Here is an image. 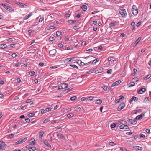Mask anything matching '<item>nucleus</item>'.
Wrapping results in <instances>:
<instances>
[{"instance_id":"f257e3e1","label":"nucleus","mask_w":151,"mask_h":151,"mask_svg":"<svg viewBox=\"0 0 151 151\" xmlns=\"http://www.w3.org/2000/svg\"><path fill=\"white\" fill-rule=\"evenodd\" d=\"M119 12L120 14L123 17H125L127 15V13L125 9H119Z\"/></svg>"},{"instance_id":"f03ea898","label":"nucleus","mask_w":151,"mask_h":151,"mask_svg":"<svg viewBox=\"0 0 151 151\" xmlns=\"http://www.w3.org/2000/svg\"><path fill=\"white\" fill-rule=\"evenodd\" d=\"M132 14L134 15H136L138 13V10L137 7L135 5H133L132 9Z\"/></svg>"},{"instance_id":"7ed1b4c3","label":"nucleus","mask_w":151,"mask_h":151,"mask_svg":"<svg viewBox=\"0 0 151 151\" xmlns=\"http://www.w3.org/2000/svg\"><path fill=\"white\" fill-rule=\"evenodd\" d=\"M27 137H26L23 139H20L17 142L15 143V145H17L18 144H19L22 143L25 141L27 139Z\"/></svg>"},{"instance_id":"20e7f679","label":"nucleus","mask_w":151,"mask_h":151,"mask_svg":"<svg viewBox=\"0 0 151 151\" xmlns=\"http://www.w3.org/2000/svg\"><path fill=\"white\" fill-rule=\"evenodd\" d=\"M125 106V104L124 102L121 103L118 107L117 111H119L123 109Z\"/></svg>"},{"instance_id":"39448f33","label":"nucleus","mask_w":151,"mask_h":151,"mask_svg":"<svg viewBox=\"0 0 151 151\" xmlns=\"http://www.w3.org/2000/svg\"><path fill=\"white\" fill-rule=\"evenodd\" d=\"M119 128L120 129H129V127L127 125L125 124H122L121 125Z\"/></svg>"},{"instance_id":"423d86ee","label":"nucleus","mask_w":151,"mask_h":151,"mask_svg":"<svg viewBox=\"0 0 151 151\" xmlns=\"http://www.w3.org/2000/svg\"><path fill=\"white\" fill-rule=\"evenodd\" d=\"M119 97L120 98L118 99L116 101L115 103H118L121 101H122L124 99V97L123 96L121 95Z\"/></svg>"},{"instance_id":"0eeeda50","label":"nucleus","mask_w":151,"mask_h":151,"mask_svg":"<svg viewBox=\"0 0 151 151\" xmlns=\"http://www.w3.org/2000/svg\"><path fill=\"white\" fill-rule=\"evenodd\" d=\"M56 52V51L55 49H53L50 51L49 52V54L50 55L53 56L55 55Z\"/></svg>"},{"instance_id":"6e6552de","label":"nucleus","mask_w":151,"mask_h":151,"mask_svg":"<svg viewBox=\"0 0 151 151\" xmlns=\"http://www.w3.org/2000/svg\"><path fill=\"white\" fill-rule=\"evenodd\" d=\"M68 86V85L66 83H63L62 84L61 86H59L58 89H63V88H65L67 87Z\"/></svg>"},{"instance_id":"1a4fd4ad","label":"nucleus","mask_w":151,"mask_h":151,"mask_svg":"<svg viewBox=\"0 0 151 151\" xmlns=\"http://www.w3.org/2000/svg\"><path fill=\"white\" fill-rule=\"evenodd\" d=\"M121 82V80H119L116 82L114 83L111 85V87H114L115 86H117L119 84H120Z\"/></svg>"},{"instance_id":"9d476101","label":"nucleus","mask_w":151,"mask_h":151,"mask_svg":"<svg viewBox=\"0 0 151 151\" xmlns=\"http://www.w3.org/2000/svg\"><path fill=\"white\" fill-rule=\"evenodd\" d=\"M146 91L145 88H141L140 89L138 90L137 91L138 93L141 94L143 93L144 92H145Z\"/></svg>"},{"instance_id":"9b49d317","label":"nucleus","mask_w":151,"mask_h":151,"mask_svg":"<svg viewBox=\"0 0 151 151\" xmlns=\"http://www.w3.org/2000/svg\"><path fill=\"white\" fill-rule=\"evenodd\" d=\"M128 122L132 124H135L137 123V121L136 120H135V119L134 120H133L132 119H129Z\"/></svg>"},{"instance_id":"f8f14e48","label":"nucleus","mask_w":151,"mask_h":151,"mask_svg":"<svg viewBox=\"0 0 151 151\" xmlns=\"http://www.w3.org/2000/svg\"><path fill=\"white\" fill-rule=\"evenodd\" d=\"M6 145L5 142L2 141H0V149H3V147Z\"/></svg>"},{"instance_id":"ddd939ff","label":"nucleus","mask_w":151,"mask_h":151,"mask_svg":"<svg viewBox=\"0 0 151 151\" xmlns=\"http://www.w3.org/2000/svg\"><path fill=\"white\" fill-rule=\"evenodd\" d=\"M144 115V113H142L140 115L137 116L135 119V120H139Z\"/></svg>"},{"instance_id":"4468645a","label":"nucleus","mask_w":151,"mask_h":151,"mask_svg":"<svg viewBox=\"0 0 151 151\" xmlns=\"http://www.w3.org/2000/svg\"><path fill=\"white\" fill-rule=\"evenodd\" d=\"M32 15V12L30 13L28 15H26L23 18L24 20H26L29 18L30 16Z\"/></svg>"},{"instance_id":"2eb2a0df","label":"nucleus","mask_w":151,"mask_h":151,"mask_svg":"<svg viewBox=\"0 0 151 151\" xmlns=\"http://www.w3.org/2000/svg\"><path fill=\"white\" fill-rule=\"evenodd\" d=\"M103 68H101L100 69H98L96 70L95 73L96 74H97L99 73H101L103 71Z\"/></svg>"},{"instance_id":"dca6fc26","label":"nucleus","mask_w":151,"mask_h":151,"mask_svg":"<svg viewBox=\"0 0 151 151\" xmlns=\"http://www.w3.org/2000/svg\"><path fill=\"white\" fill-rule=\"evenodd\" d=\"M133 147L135 150H141L142 149V147L137 146H134Z\"/></svg>"},{"instance_id":"f3484780","label":"nucleus","mask_w":151,"mask_h":151,"mask_svg":"<svg viewBox=\"0 0 151 151\" xmlns=\"http://www.w3.org/2000/svg\"><path fill=\"white\" fill-rule=\"evenodd\" d=\"M44 144L47 147L50 148L51 147V145L49 144L48 143V142L45 140L44 141Z\"/></svg>"},{"instance_id":"a211bd4d","label":"nucleus","mask_w":151,"mask_h":151,"mask_svg":"<svg viewBox=\"0 0 151 151\" xmlns=\"http://www.w3.org/2000/svg\"><path fill=\"white\" fill-rule=\"evenodd\" d=\"M102 88L105 91H109V89L107 86H102Z\"/></svg>"},{"instance_id":"6ab92c4d","label":"nucleus","mask_w":151,"mask_h":151,"mask_svg":"<svg viewBox=\"0 0 151 151\" xmlns=\"http://www.w3.org/2000/svg\"><path fill=\"white\" fill-rule=\"evenodd\" d=\"M83 10L84 11H85L87 9V6L85 5H83L81 6Z\"/></svg>"},{"instance_id":"aec40b11","label":"nucleus","mask_w":151,"mask_h":151,"mask_svg":"<svg viewBox=\"0 0 151 151\" xmlns=\"http://www.w3.org/2000/svg\"><path fill=\"white\" fill-rule=\"evenodd\" d=\"M62 35V32L60 31H58L56 32V35L58 37H59L60 36Z\"/></svg>"},{"instance_id":"412c9836","label":"nucleus","mask_w":151,"mask_h":151,"mask_svg":"<svg viewBox=\"0 0 151 151\" xmlns=\"http://www.w3.org/2000/svg\"><path fill=\"white\" fill-rule=\"evenodd\" d=\"M75 111H80L81 110V108L80 107H76L75 108Z\"/></svg>"},{"instance_id":"4be33fe9","label":"nucleus","mask_w":151,"mask_h":151,"mask_svg":"<svg viewBox=\"0 0 151 151\" xmlns=\"http://www.w3.org/2000/svg\"><path fill=\"white\" fill-rule=\"evenodd\" d=\"M36 150V148L35 147H32L29 148V151H34Z\"/></svg>"},{"instance_id":"5701e85b","label":"nucleus","mask_w":151,"mask_h":151,"mask_svg":"<svg viewBox=\"0 0 151 151\" xmlns=\"http://www.w3.org/2000/svg\"><path fill=\"white\" fill-rule=\"evenodd\" d=\"M141 39V37H139L136 41L135 43L134 44L136 45L137 43H138L140 41V40Z\"/></svg>"},{"instance_id":"b1692460","label":"nucleus","mask_w":151,"mask_h":151,"mask_svg":"<svg viewBox=\"0 0 151 151\" xmlns=\"http://www.w3.org/2000/svg\"><path fill=\"white\" fill-rule=\"evenodd\" d=\"M71 60H72L71 59V58H67V59H66L64 60V62H66L67 63H69V62L71 61Z\"/></svg>"},{"instance_id":"393cba45","label":"nucleus","mask_w":151,"mask_h":151,"mask_svg":"<svg viewBox=\"0 0 151 151\" xmlns=\"http://www.w3.org/2000/svg\"><path fill=\"white\" fill-rule=\"evenodd\" d=\"M7 10L11 12H14V10L12 9L11 7L10 6H9L8 9H7Z\"/></svg>"},{"instance_id":"a878e982","label":"nucleus","mask_w":151,"mask_h":151,"mask_svg":"<svg viewBox=\"0 0 151 151\" xmlns=\"http://www.w3.org/2000/svg\"><path fill=\"white\" fill-rule=\"evenodd\" d=\"M102 101L101 100L98 99L96 101V103L97 104H100L102 103Z\"/></svg>"},{"instance_id":"bb28decb","label":"nucleus","mask_w":151,"mask_h":151,"mask_svg":"<svg viewBox=\"0 0 151 151\" xmlns=\"http://www.w3.org/2000/svg\"><path fill=\"white\" fill-rule=\"evenodd\" d=\"M74 116V114L73 113H70L68 114L67 115V117L68 118H70L73 116Z\"/></svg>"},{"instance_id":"cd10ccee","label":"nucleus","mask_w":151,"mask_h":151,"mask_svg":"<svg viewBox=\"0 0 151 151\" xmlns=\"http://www.w3.org/2000/svg\"><path fill=\"white\" fill-rule=\"evenodd\" d=\"M76 22V21L70 20L68 21V22L70 24H72Z\"/></svg>"},{"instance_id":"c85d7f7f","label":"nucleus","mask_w":151,"mask_h":151,"mask_svg":"<svg viewBox=\"0 0 151 151\" xmlns=\"http://www.w3.org/2000/svg\"><path fill=\"white\" fill-rule=\"evenodd\" d=\"M116 125V123H114L111 124V128H114Z\"/></svg>"},{"instance_id":"c756f323","label":"nucleus","mask_w":151,"mask_h":151,"mask_svg":"<svg viewBox=\"0 0 151 151\" xmlns=\"http://www.w3.org/2000/svg\"><path fill=\"white\" fill-rule=\"evenodd\" d=\"M44 134V132L41 131L40 132V134H39V137L42 138V137L43 135Z\"/></svg>"},{"instance_id":"7c9ffc66","label":"nucleus","mask_w":151,"mask_h":151,"mask_svg":"<svg viewBox=\"0 0 151 151\" xmlns=\"http://www.w3.org/2000/svg\"><path fill=\"white\" fill-rule=\"evenodd\" d=\"M116 24V22H112L111 23L109 24V27H112L115 26Z\"/></svg>"},{"instance_id":"2f4dec72","label":"nucleus","mask_w":151,"mask_h":151,"mask_svg":"<svg viewBox=\"0 0 151 151\" xmlns=\"http://www.w3.org/2000/svg\"><path fill=\"white\" fill-rule=\"evenodd\" d=\"M135 85V83L134 82H131L129 84V87L134 86Z\"/></svg>"},{"instance_id":"473e14b6","label":"nucleus","mask_w":151,"mask_h":151,"mask_svg":"<svg viewBox=\"0 0 151 151\" xmlns=\"http://www.w3.org/2000/svg\"><path fill=\"white\" fill-rule=\"evenodd\" d=\"M69 65L70 66L72 67H73V68H76V69L78 68V67L76 65H75L70 64Z\"/></svg>"},{"instance_id":"72a5a7b5","label":"nucleus","mask_w":151,"mask_h":151,"mask_svg":"<svg viewBox=\"0 0 151 151\" xmlns=\"http://www.w3.org/2000/svg\"><path fill=\"white\" fill-rule=\"evenodd\" d=\"M109 145L111 146H114L115 145H116V144L114 143V142H109Z\"/></svg>"},{"instance_id":"f704fd0d","label":"nucleus","mask_w":151,"mask_h":151,"mask_svg":"<svg viewBox=\"0 0 151 151\" xmlns=\"http://www.w3.org/2000/svg\"><path fill=\"white\" fill-rule=\"evenodd\" d=\"M151 76V75L150 74L148 75L147 76L144 78V79L145 80H147L150 78Z\"/></svg>"},{"instance_id":"c9c22d12","label":"nucleus","mask_w":151,"mask_h":151,"mask_svg":"<svg viewBox=\"0 0 151 151\" xmlns=\"http://www.w3.org/2000/svg\"><path fill=\"white\" fill-rule=\"evenodd\" d=\"M77 98V97L76 96H74L70 98V100L72 101H74Z\"/></svg>"},{"instance_id":"e433bc0d","label":"nucleus","mask_w":151,"mask_h":151,"mask_svg":"<svg viewBox=\"0 0 151 151\" xmlns=\"http://www.w3.org/2000/svg\"><path fill=\"white\" fill-rule=\"evenodd\" d=\"M6 47V45L5 44L1 45V48L4 49Z\"/></svg>"},{"instance_id":"4c0bfd02","label":"nucleus","mask_w":151,"mask_h":151,"mask_svg":"<svg viewBox=\"0 0 151 151\" xmlns=\"http://www.w3.org/2000/svg\"><path fill=\"white\" fill-rule=\"evenodd\" d=\"M132 99L133 100H134L135 101H137L138 100V98L135 97V96H133L132 97Z\"/></svg>"},{"instance_id":"58836bf2","label":"nucleus","mask_w":151,"mask_h":151,"mask_svg":"<svg viewBox=\"0 0 151 151\" xmlns=\"http://www.w3.org/2000/svg\"><path fill=\"white\" fill-rule=\"evenodd\" d=\"M35 73L34 71H32L29 72V74L31 76H33Z\"/></svg>"},{"instance_id":"ea45409f","label":"nucleus","mask_w":151,"mask_h":151,"mask_svg":"<svg viewBox=\"0 0 151 151\" xmlns=\"http://www.w3.org/2000/svg\"><path fill=\"white\" fill-rule=\"evenodd\" d=\"M2 5L7 10L8 9V8L9 7L8 6H6L5 4H2Z\"/></svg>"},{"instance_id":"a19ab883","label":"nucleus","mask_w":151,"mask_h":151,"mask_svg":"<svg viewBox=\"0 0 151 151\" xmlns=\"http://www.w3.org/2000/svg\"><path fill=\"white\" fill-rule=\"evenodd\" d=\"M132 80L134 81L137 82L139 80V79L138 78L136 77L132 79Z\"/></svg>"},{"instance_id":"79ce46f5","label":"nucleus","mask_w":151,"mask_h":151,"mask_svg":"<svg viewBox=\"0 0 151 151\" xmlns=\"http://www.w3.org/2000/svg\"><path fill=\"white\" fill-rule=\"evenodd\" d=\"M35 115V114L33 113H31L28 114V116L29 117H33Z\"/></svg>"},{"instance_id":"37998d69","label":"nucleus","mask_w":151,"mask_h":151,"mask_svg":"<svg viewBox=\"0 0 151 151\" xmlns=\"http://www.w3.org/2000/svg\"><path fill=\"white\" fill-rule=\"evenodd\" d=\"M15 3H16L17 4V5H19V6H21V5H22V3H21V2H18V1H16V2H15Z\"/></svg>"},{"instance_id":"c03bdc74","label":"nucleus","mask_w":151,"mask_h":151,"mask_svg":"<svg viewBox=\"0 0 151 151\" xmlns=\"http://www.w3.org/2000/svg\"><path fill=\"white\" fill-rule=\"evenodd\" d=\"M21 6L23 8H26L27 7V6L26 5L22 3Z\"/></svg>"},{"instance_id":"a18cd8bd","label":"nucleus","mask_w":151,"mask_h":151,"mask_svg":"<svg viewBox=\"0 0 151 151\" xmlns=\"http://www.w3.org/2000/svg\"><path fill=\"white\" fill-rule=\"evenodd\" d=\"M20 64L19 63V62H18V61H17V63L15 64V66H16V67H18L20 66Z\"/></svg>"},{"instance_id":"49530a36","label":"nucleus","mask_w":151,"mask_h":151,"mask_svg":"<svg viewBox=\"0 0 151 151\" xmlns=\"http://www.w3.org/2000/svg\"><path fill=\"white\" fill-rule=\"evenodd\" d=\"M13 136H14L13 134L11 133L9 135V137L10 139H11L12 138V137Z\"/></svg>"},{"instance_id":"de8ad7c7","label":"nucleus","mask_w":151,"mask_h":151,"mask_svg":"<svg viewBox=\"0 0 151 151\" xmlns=\"http://www.w3.org/2000/svg\"><path fill=\"white\" fill-rule=\"evenodd\" d=\"M112 72V70L111 69H110L107 70V73L109 74H110Z\"/></svg>"},{"instance_id":"09e8293b","label":"nucleus","mask_w":151,"mask_h":151,"mask_svg":"<svg viewBox=\"0 0 151 151\" xmlns=\"http://www.w3.org/2000/svg\"><path fill=\"white\" fill-rule=\"evenodd\" d=\"M33 139L34 140L33 141H32V142L33 143V145H35V139L33 138H32L31 139V140H32Z\"/></svg>"},{"instance_id":"8fccbe9b","label":"nucleus","mask_w":151,"mask_h":151,"mask_svg":"<svg viewBox=\"0 0 151 151\" xmlns=\"http://www.w3.org/2000/svg\"><path fill=\"white\" fill-rule=\"evenodd\" d=\"M51 108L50 107H48L47 108H46V110L47 111H49L51 110Z\"/></svg>"},{"instance_id":"3c124183","label":"nucleus","mask_w":151,"mask_h":151,"mask_svg":"<svg viewBox=\"0 0 151 151\" xmlns=\"http://www.w3.org/2000/svg\"><path fill=\"white\" fill-rule=\"evenodd\" d=\"M49 121V120L48 119H46L43 122L44 123H46L47 122Z\"/></svg>"},{"instance_id":"603ef678","label":"nucleus","mask_w":151,"mask_h":151,"mask_svg":"<svg viewBox=\"0 0 151 151\" xmlns=\"http://www.w3.org/2000/svg\"><path fill=\"white\" fill-rule=\"evenodd\" d=\"M77 63L79 64H81L82 63V62L81 60H79L77 61Z\"/></svg>"},{"instance_id":"864d4df0","label":"nucleus","mask_w":151,"mask_h":151,"mask_svg":"<svg viewBox=\"0 0 151 151\" xmlns=\"http://www.w3.org/2000/svg\"><path fill=\"white\" fill-rule=\"evenodd\" d=\"M142 111V110L141 109H137L136 110V112L135 113L136 114L137 113H139Z\"/></svg>"},{"instance_id":"5fc2aeb1","label":"nucleus","mask_w":151,"mask_h":151,"mask_svg":"<svg viewBox=\"0 0 151 151\" xmlns=\"http://www.w3.org/2000/svg\"><path fill=\"white\" fill-rule=\"evenodd\" d=\"M32 101V100L31 99H28L26 101V102L28 103L31 102Z\"/></svg>"},{"instance_id":"6e6d98bb","label":"nucleus","mask_w":151,"mask_h":151,"mask_svg":"<svg viewBox=\"0 0 151 151\" xmlns=\"http://www.w3.org/2000/svg\"><path fill=\"white\" fill-rule=\"evenodd\" d=\"M140 136L141 138H144L145 137V136L144 134H141L140 135Z\"/></svg>"},{"instance_id":"4d7b16f0","label":"nucleus","mask_w":151,"mask_h":151,"mask_svg":"<svg viewBox=\"0 0 151 151\" xmlns=\"http://www.w3.org/2000/svg\"><path fill=\"white\" fill-rule=\"evenodd\" d=\"M149 101L147 97H146L145 98V100H144V101L145 102H147Z\"/></svg>"},{"instance_id":"13d9d810","label":"nucleus","mask_w":151,"mask_h":151,"mask_svg":"<svg viewBox=\"0 0 151 151\" xmlns=\"http://www.w3.org/2000/svg\"><path fill=\"white\" fill-rule=\"evenodd\" d=\"M46 110L44 109H42L41 111V112L42 113H45L46 112Z\"/></svg>"},{"instance_id":"bf43d9fd","label":"nucleus","mask_w":151,"mask_h":151,"mask_svg":"<svg viewBox=\"0 0 151 151\" xmlns=\"http://www.w3.org/2000/svg\"><path fill=\"white\" fill-rule=\"evenodd\" d=\"M55 27L54 26H50V29H55Z\"/></svg>"},{"instance_id":"052dcab7","label":"nucleus","mask_w":151,"mask_h":151,"mask_svg":"<svg viewBox=\"0 0 151 151\" xmlns=\"http://www.w3.org/2000/svg\"><path fill=\"white\" fill-rule=\"evenodd\" d=\"M68 92V89H65L63 91V93H66Z\"/></svg>"},{"instance_id":"680f3d73","label":"nucleus","mask_w":151,"mask_h":151,"mask_svg":"<svg viewBox=\"0 0 151 151\" xmlns=\"http://www.w3.org/2000/svg\"><path fill=\"white\" fill-rule=\"evenodd\" d=\"M25 121L27 122H30V119L29 118H27L25 119Z\"/></svg>"},{"instance_id":"e2e57ef3","label":"nucleus","mask_w":151,"mask_h":151,"mask_svg":"<svg viewBox=\"0 0 151 151\" xmlns=\"http://www.w3.org/2000/svg\"><path fill=\"white\" fill-rule=\"evenodd\" d=\"M41 88L40 87L36 90V92L37 93L38 92H39L40 91H41Z\"/></svg>"},{"instance_id":"0e129e2a","label":"nucleus","mask_w":151,"mask_h":151,"mask_svg":"<svg viewBox=\"0 0 151 151\" xmlns=\"http://www.w3.org/2000/svg\"><path fill=\"white\" fill-rule=\"evenodd\" d=\"M39 65L41 67H42L44 65V63L42 62L40 63H39Z\"/></svg>"},{"instance_id":"69168bd1","label":"nucleus","mask_w":151,"mask_h":151,"mask_svg":"<svg viewBox=\"0 0 151 151\" xmlns=\"http://www.w3.org/2000/svg\"><path fill=\"white\" fill-rule=\"evenodd\" d=\"M60 137L61 139H64L65 137L63 136L62 134H61L60 135Z\"/></svg>"},{"instance_id":"338daca9","label":"nucleus","mask_w":151,"mask_h":151,"mask_svg":"<svg viewBox=\"0 0 151 151\" xmlns=\"http://www.w3.org/2000/svg\"><path fill=\"white\" fill-rule=\"evenodd\" d=\"M141 24V22H139L137 24V27L139 26Z\"/></svg>"},{"instance_id":"774afa93","label":"nucleus","mask_w":151,"mask_h":151,"mask_svg":"<svg viewBox=\"0 0 151 151\" xmlns=\"http://www.w3.org/2000/svg\"><path fill=\"white\" fill-rule=\"evenodd\" d=\"M49 39L50 40V41H52L54 40V37H50Z\"/></svg>"}]
</instances>
